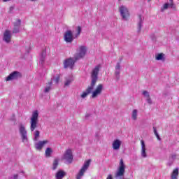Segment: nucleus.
I'll list each match as a JSON object with an SVG mask.
<instances>
[{
	"label": "nucleus",
	"instance_id": "f257e3e1",
	"mask_svg": "<svg viewBox=\"0 0 179 179\" xmlns=\"http://www.w3.org/2000/svg\"><path fill=\"white\" fill-rule=\"evenodd\" d=\"M100 69H101V65H96L92 70L91 73V84L87 87V88L80 95L81 99H86L87 96H89L90 93L92 94V99H96L98 96L101 94V92H103V85L102 84H99L97 85L94 90V86H96V83L97 82V79H99V72H100ZM94 90V91H93Z\"/></svg>",
	"mask_w": 179,
	"mask_h": 179
},
{
	"label": "nucleus",
	"instance_id": "f03ea898",
	"mask_svg": "<svg viewBox=\"0 0 179 179\" xmlns=\"http://www.w3.org/2000/svg\"><path fill=\"white\" fill-rule=\"evenodd\" d=\"M38 125V110H34L30 119V131L34 132Z\"/></svg>",
	"mask_w": 179,
	"mask_h": 179
},
{
	"label": "nucleus",
	"instance_id": "7ed1b4c3",
	"mask_svg": "<svg viewBox=\"0 0 179 179\" xmlns=\"http://www.w3.org/2000/svg\"><path fill=\"white\" fill-rule=\"evenodd\" d=\"M119 12L122 20H124V22L129 20L131 13H129V10L127 6L124 5L120 6L119 7Z\"/></svg>",
	"mask_w": 179,
	"mask_h": 179
},
{
	"label": "nucleus",
	"instance_id": "20e7f679",
	"mask_svg": "<svg viewBox=\"0 0 179 179\" xmlns=\"http://www.w3.org/2000/svg\"><path fill=\"white\" fill-rule=\"evenodd\" d=\"M18 130L22 141L24 143H27L29 142V138L27 137V130H26V127L21 124L18 126Z\"/></svg>",
	"mask_w": 179,
	"mask_h": 179
},
{
	"label": "nucleus",
	"instance_id": "39448f33",
	"mask_svg": "<svg viewBox=\"0 0 179 179\" xmlns=\"http://www.w3.org/2000/svg\"><path fill=\"white\" fill-rule=\"evenodd\" d=\"M90 162L91 160L88 159L84 163L83 167L79 171L78 173L76 175V179H82V177L85 176V173L87 171V169H89V166H90Z\"/></svg>",
	"mask_w": 179,
	"mask_h": 179
},
{
	"label": "nucleus",
	"instance_id": "423d86ee",
	"mask_svg": "<svg viewBox=\"0 0 179 179\" xmlns=\"http://www.w3.org/2000/svg\"><path fill=\"white\" fill-rule=\"evenodd\" d=\"M62 159L63 160L66 161L67 164H71L72 162H73V155L72 154V150H66L63 155Z\"/></svg>",
	"mask_w": 179,
	"mask_h": 179
},
{
	"label": "nucleus",
	"instance_id": "0eeeda50",
	"mask_svg": "<svg viewBox=\"0 0 179 179\" xmlns=\"http://www.w3.org/2000/svg\"><path fill=\"white\" fill-rule=\"evenodd\" d=\"M85 55H86V46H80L74 58L76 61H78V59H82Z\"/></svg>",
	"mask_w": 179,
	"mask_h": 179
},
{
	"label": "nucleus",
	"instance_id": "6e6552de",
	"mask_svg": "<svg viewBox=\"0 0 179 179\" xmlns=\"http://www.w3.org/2000/svg\"><path fill=\"white\" fill-rule=\"evenodd\" d=\"M125 173V165L124 164V160L120 159V167L115 173V178H120V177H124Z\"/></svg>",
	"mask_w": 179,
	"mask_h": 179
},
{
	"label": "nucleus",
	"instance_id": "1a4fd4ad",
	"mask_svg": "<svg viewBox=\"0 0 179 179\" xmlns=\"http://www.w3.org/2000/svg\"><path fill=\"white\" fill-rule=\"evenodd\" d=\"M76 59L74 58H69L64 60V68L66 69V68H70V69H73V66H75V62H76Z\"/></svg>",
	"mask_w": 179,
	"mask_h": 179
},
{
	"label": "nucleus",
	"instance_id": "9d476101",
	"mask_svg": "<svg viewBox=\"0 0 179 179\" xmlns=\"http://www.w3.org/2000/svg\"><path fill=\"white\" fill-rule=\"evenodd\" d=\"M64 40L66 43H72L75 38L73 37V33L71 30H67L64 35Z\"/></svg>",
	"mask_w": 179,
	"mask_h": 179
},
{
	"label": "nucleus",
	"instance_id": "9b49d317",
	"mask_svg": "<svg viewBox=\"0 0 179 179\" xmlns=\"http://www.w3.org/2000/svg\"><path fill=\"white\" fill-rule=\"evenodd\" d=\"M19 78H22V74H20L19 71H14L6 78V81L9 82L10 80H15L19 79Z\"/></svg>",
	"mask_w": 179,
	"mask_h": 179
},
{
	"label": "nucleus",
	"instance_id": "f8f14e48",
	"mask_svg": "<svg viewBox=\"0 0 179 179\" xmlns=\"http://www.w3.org/2000/svg\"><path fill=\"white\" fill-rule=\"evenodd\" d=\"M121 74V63L117 62L115 68V76L116 80H120V75Z\"/></svg>",
	"mask_w": 179,
	"mask_h": 179
},
{
	"label": "nucleus",
	"instance_id": "ddd939ff",
	"mask_svg": "<svg viewBox=\"0 0 179 179\" xmlns=\"http://www.w3.org/2000/svg\"><path fill=\"white\" fill-rule=\"evenodd\" d=\"M48 140H45V141H40L37 143H35V148L36 150H41L47 143H48Z\"/></svg>",
	"mask_w": 179,
	"mask_h": 179
},
{
	"label": "nucleus",
	"instance_id": "4468645a",
	"mask_svg": "<svg viewBox=\"0 0 179 179\" xmlns=\"http://www.w3.org/2000/svg\"><path fill=\"white\" fill-rule=\"evenodd\" d=\"M122 144V141L120 139H115L112 143V149L113 150H118L121 148V145Z\"/></svg>",
	"mask_w": 179,
	"mask_h": 179
},
{
	"label": "nucleus",
	"instance_id": "2eb2a0df",
	"mask_svg": "<svg viewBox=\"0 0 179 179\" xmlns=\"http://www.w3.org/2000/svg\"><path fill=\"white\" fill-rule=\"evenodd\" d=\"M170 3H166L163 5V7L161 8V12H164V10L171 8L172 9H176V5L173 2V0H169Z\"/></svg>",
	"mask_w": 179,
	"mask_h": 179
},
{
	"label": "nucleus",
	"instance_id": "dca6fc26",
	"mask_svg": "<svg viewBox=\"0 0 179 179\" xmlns=\"http://www.w3.org/2000/svg\"><path fill=\"white\" fill-rule=\"evenodd\" d=\"M12 39V32L9 30H6L3 34V40L6 43H10V40Z\"/></svg>",
	"mask_w": 179,
	"mask_h": 179
},
{
	"label": "nucleus",
	"instance_id": "f3484780",
	"mask_svg": "<svg viewBox=\"0 0 179 179\" xmlns=\"http://www.w3.org/2000/svg\"><path fill=\"white\" fill-rule=\"evenodd\" d=\"M20 24H22V21L19 19L17 20L15 22H14L13 33L17 34L19 31H20Z\"/></svg>",
	"mask_w": 179,
	"mask_h": 179
},
{
	"label": "nucleus",
	"instance_id": "a211bd4d",
	"mask_svg": "<svg viewBox=\"0 0 179 179\" xmlns=\"http://www.w3.org/2000/svg\"><path fill=\"white\" fill-rule=\"evenodd\" d=\"M145 17L143 16L138 15V22L137 23V33L140 34L142 29V24H143V20Z\"/></svg>",
	"mask_w": 179,
	"mask_h": 179
},
{
	"label": "nucleus",
	"instance_id": "6ab92c4d",
	"mask_svg": "<svg viewBox=\"0 0 179 179\" xmlns=\"http://www.w3.org/2000/svg\"><path fill=\"white\" fill-rule=\"evenodd\" d=\"M141 157H143V159H146V157H148V154H146V146L145 145V141L141 140Z\"/></svg>",
	"mask_w": 179,
	"mask_h": 179
},
{
	"label": "nucleus",
	"instance_id": "aec40b11",
	"mask_svg": "<svg viewBox=\"0 0 179 179\" xmlns=\"http://www.w3.org/2000/svg\"><path fill=\"white\" fill-rule=\"evenodd\" d=\"M46 55H47V52H45V50H43L41 54V57L39 59V65H41V66H43V65H44V62L45 61Z\"/></svg>",
	"mask_w": 179,
	"mask_h": 179
},
{
	"label": "nucleus",
	"instance_id": "412c9836",
	"mask_svg": "<svg viewBox=\"0 0 179 179\" xmlns=\"http://www.w3.org/2000/svg\"><path fill=\"white\" fill-rule=\"evenodd\" d=\"M66 173L64 171L59 170L55 173V178L56 179H62L65 177Z\"/></svg>",
	"mask_w": 179,
	"mask_h": 179
},
{
	"label": "nucleus",
	"instance_id": "4be33fe9",
	"mask_svg": "<svg viewBox=\"0 0 179 179\" xmlns=\"http://www.w3.org/2000/svg\"><path fill=\"white\" fill-rule=\"evenodd\" d=\"M52 80L48 83L47 85L45 87V89L43 90L44 93H49L52 89Z\"/></svg>",
	"mask_w": 179,
	"mask_h": 179
},
{
	"label": "nucleus",
	"instance_id": "5701e85b",
	"mask_svg": "<svg viewBox=\"0 0 179 179\" xmlns=\"http://www.w3.org/2000/svg\"><path fill=\"white\" fill-rule=\"evenodd\" d=\"M51 155H52V149L51 148H47L45 151V157H51Z\"/></svg>",
	"mask_w": 179,
	"mask_h": 179
},
{
	"label": "nucleus",
	"instance_id": "b1692460",
	"mask_svg": "<svg viewBox=\"0 0 179 179\" xmlns=\"http://www.w3.org/2000/svg\"><path fill=\"white\" fill-rule=\"evenodd\" d=\"M33 135H34V141L35 142H37V141H38V138H40V131L36 130L34 131Z\"/></svg>",
	"mask_w": 179,
	"mask_h": 179
},
{
	"label": "nucleus",
	"instance_id": "393cba45",
	"mask_svg": "<svg viewBox=\"0 0 179 179\" xmlns=\"http://www.w3.org/2000/svg\"><path fill=\"white\" fill-rule=\"evenodd\" d=\"M73 80V76H70L69 78H66L64 83V86H69V85H71Z\"/></svg>",
	"mask_w": 179,
	"mask_h": 179
},
{
	"label": "nucleus",
	"instance_id": "a878e982",
	"mask_svg": "<svg viewBox=\"0 0 179 179\" xmlns=\"http://www.w3.org/2000/svg\"><path fill=\"white\" fill-rule=\"evenodd\" d=\"M177 177H178V168L174 169L171 176V179H177Z\"/></svg>",
	"mask_w": 179,
	"mask_h": 179
},
{
	"label": "nucleus",
	"instance_id": "bb28decb",
	"mask_svg": "<svg viewBox=\"0 0 179 179\" xmlns=\"http://www.w3.org/2000/svg\"><path fill=\"white\" fill-rule=\"evenodd\" d=\"M157 61H165L164 54L159 53L156 56Z\"/></svg>",
	"mask_w": 179,
	"mask_h": 179
},
{
	"label": "nucleus",
	"instance_id": "cd10ccee",
	"mask_svg": "<svg viewBox=\"0 0 179 179\" xmlns=\"http://www.w3.org/2000/svg\"><path fill=\"white\" fill-rule=\"evenodd\" d=\"M58 164H59V160L58 159H55L52 164V170H57L58 167Z\"/></svg>",
	"mask_w": 179,
	"mask_h": 179
},
{
	"label": "nucleus",
	"instance_id": "c85d7f7f",
	"mask_svg": "<svg viewBox=\"0 0 179 179\" xmlns=\"http://www.w3.org/2000/svg\"><path fill=\"white\" fill-rule=\"evenodd\" d=\"M153 130H154V134L157 137V139H158V141H161L162 138H160V136L159 135V133L157 132V129H156L155 127H153Z\"/></svg>",
	"mask_w": 179,
	"mask_h": 179
},
{
	"label": "nucleus",
	"instance_id": "c756f323",
	"mask_svg": "<svg viewBox=\"0 0 179 179\" xmlns=\"http://www.w3.org/2000/svg\"><path fill=\"white\" fill-rule=\"evenodd\" d=\"M76 31H77L76 34V37H79V36H80V33L82 32V27H77Z\"/></svg>",
	"mask_w": 179,
	"mask_h": 179
},
{
	"label": "nucleus",
	"instance_id": "7c9ffc66",
	"mask_svg": "<svg viewBox=\"0 0 179 179\" xmlns=\"http://www.w3.org/2000/svg\"><path fill=\"white\" fill-rule=\"evenodd\" d=\"M52 80H54V82L56 83V85H58L59 83V76H57L55 78H53Z\"/></svg>",
	"mask_w": 179,
	"mask_h": 179
},
{
	"label": "nucleus",
	"instance_id": "2f4dec72",
	"mask_svg": "<svg viewBox=\"0 0 179 179\" xmlns=\"http://www.w3.org/2000/svg\"><path fill=\"white\" fill-rule=\"evenodd\" d=\"M143 94L144 96H145L146 99H149V97H150V95L148 91H143Z\"/></svg>",
	"mask_w": 179,
	"mask_h": 179
},
{
	"label": "nucleus",
	"instance_id": "473e14b6",
	"mask_svg": "<svg viewBox=\"0 0 179 179\" xmlns=\"http://www.w3.org/2000/svg\"><path fill=\"white\" fill-rule=\"evenodd\" d=\"M146 101L148 103V104H152V99H150V97L147 98Z\"/></svg>",
	"mask_w": 179,
	"mask_h": 179
},
{
	"label": "nucleus",
	"instance_id": "72a5a7b5",
	"mask_svg": "<svg viewBox=\"0 0 179 179\" xmlns=\"http://www.w3.org/2000/svg\"><path fill=\"white\" fill-rule=\"evenodd\" d=\"M19 178V175L17 174H15L13 176V177L11 178V179H17Z\"/></svg>",
	"mask_w": 179,
	"mask_h": 179
},
{
	"label": "nucleus",
	"instance_id": "f704fd0d",
	"mask_svg": "<svg viewBox=\"0 0 179 179\" xmlns=\"http://www.w3.org/2000/svg\"><path fill=\"white\" fill-rule=\"evenodd\" d=\"M176 158H177V155L173 154L171 155L172 160H176Z\"/></svg>",
	"mask_w": 179,
	"mask_h": 179
},
{
	"label": "nucleus",
	"instance_id": "c9c22d12",
	"mask_svg": "<svg viewBox=\"0 0 179 179\" xmlns=\"http://www.w3.org/2000/svg\"><path fill=\"white\" fill-rule=\"evenodd\" d=\"M132 118L133 120H135V110H133L132 111Z\"/></svg>",
	"mask_w": 179,
	"mask_h": 179
},
{
	"label": "nucleus",
	"instance_id": "e433bc0d",
	"mask_svg": "<svg viewBox=\"0 0 179 179\" xmlns=\"http://www.w3.org/2000/svg\"><path fill=\"white\" fill-rule=\"evenodd\" d=\"M106 179H113V176L111 175H108Z\"/></svg>",
	"mask_w": 179,
	"mask_h": 179
},
{
	"label": "nucleus",
	"instance_id": "4c0bfd02",
	"mask_svg": "<svg viewBox=\"0 0 179 179\" xmlns=\"http://www.w3.org/2000/svg\"><path fill=\"white\" fill-rule=\"evenodd\" d=\"M173 164V161L168 162V166H171Z\"/></svg>",
	"mask_w": 179,
	"mask_h": 179
},
{
	"label": "nucleus",
	"instance_id": "58836bf2",
	"mask_svg": "<svg viewBox=\"0 0 179 179\" xmlns=\"http://www.w3.org/2000/svg\"><path fill=\"white\" fill-rule=\"evenodd\" d=\"M3 1V2H9V1H10V0H2Z\"/></svg>",
	"mask_w": 179,
	"mask_h": 179
},
{
	"label": "nucleus",
	"instance_id": "ea45409f",
	"mask_svg": "<svg viewBox=\"0 0 179 179\" xmlns=\"http://www.w3.org/2000/svg\"><path fill=\"white\" fill-rule=\"evenodd\" d=\"M31 1V2H36L37 0H29Z\"/></svg>",
	"mask_w": 179,
	"mask_h": 179
},
{
	"label": "nucleus",
	"instance_id": "a19ab883",
	"mask_svg": "<svg viewBox=\"0 0 179 179\" xmlns=\"http://www.w3.org/2000/svg\"><path fill=\"white\" fill-rule=\"evenodd\" d=\"M136 113H138V110H135V115L136 116Z\"/></svg>",
	"mask_w": 179,
	"mask_h": 179
},
{
	"label": "nucleus",
	"instance_id": "79ce46f5",
	"mask_svg": "<svg viewBox=\"0 0 179 179\" xmlns=\"http://www.w3.org/2000/svg\"><path fill=\"white\" fill-rule=\"evenodd\" d=\"M151 0H148V2H150Z\"/></svg>",
	"mask_w": 179,
	"mask_h": 179
},
{
	"label": "nucleus",
	"instance_id": "37998d69",
	"mask_svg": "<svg viewBox=\"0 0 179 179\" xmlns=\"http://www.w3.org/2000/svg\"><path fill=\"white\" fill-rule=\"evenodd\" d=\"M118 1H121V0H118Z\"/></svg>",
	"mask_w": 179,
	"mask_h": 179
}]
</instances>
